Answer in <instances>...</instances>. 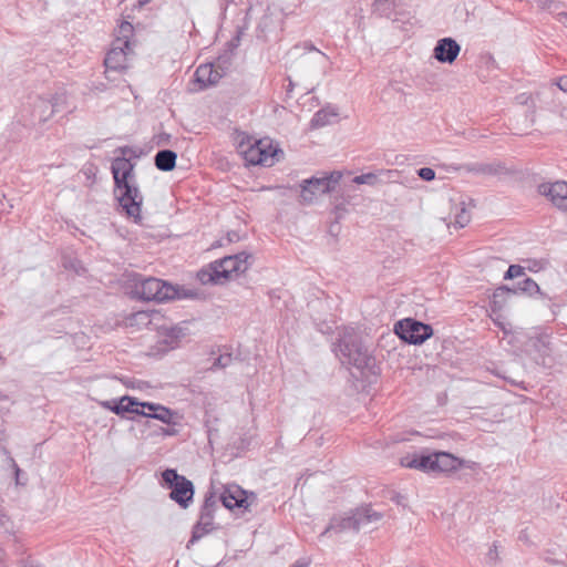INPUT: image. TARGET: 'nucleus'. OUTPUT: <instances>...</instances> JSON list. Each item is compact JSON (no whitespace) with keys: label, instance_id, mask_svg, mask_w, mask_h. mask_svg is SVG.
<instances>
[{"label":"nucleus","instance_id":"1","mask_svg":"<svg viewBox=\"0 0 567 567\" xmlns=\"http://www.w3.org/2000/svg\"><path fill=\"white\" fill-rule=\"evenodd\" d=\"M330 195L333 199L336 220L339 221L346 213L347 206L354 196V173L352 171H323L300 183V199L303 204H312L321 195Z\"/></svg>","mask_w":567,"mask_h":567},{"label":"nucleus","instance_id":"2","mask_svg":"<svg viewBox=\"0 0 567 567\" xmlns=\"http://www.w3.org/2000/svg\"><path fill=\"white\" fill-rule=\"evenodd\" d=\"M131 281V295L141 301L164 303L173 300L204 298V293L198 289L185 288L182 285L142 274H134Z\"/></svg>","mask_w":567,"mask_h":567},{"label":"nucleus","instance_id":"3","mask_svg":"<svg viewBox=\"0 0 567 567\" xmlns=\"http://www.w3.org/2000/svg\"><path fill=\"white\" fill-rule=\"evenodd\" d=\"M254 256L247 251L228 255L209 262L197 271V279L203 285H223L233 275L239 277L252 266Z\"/></svg>","mask_w":567,"mask_h":567},{"label":"nucleus","instance_id":"4","mask_svg":"<svg viewBox=\"0 0 567 567\" xmlns=\"http://www.w3.org/2000/svg\"><path fill=\"white\" fill-rule=\"evenodd\" d=\"M113 195L117 203L116 210L135 224L142 223L144 197L136 182L114 185Z\"/></svg>","mask_w":567,"mask_h":567},{"label":"nucleus","instance_id":"5","mask_svg":"<svg viewBox=\"0 0 567 567\" xmlns=\"http://www.w3.org/2000/svg\"><path fill=\"white\" fill-rule=\"evenodd\" d=\"M162 487L169 489V498L181 508L187 509L194 502L195 485L176 468H165L161 473Z\"/></svg>","mask_w":567,"mask_h":567},{"label":"nucleus","instance_id":"6","mask_svg":"<svg viewBox=\"0 0 567 567\" xmlns=\"http://www.w3.org/2000/svg\"><path fill=\"white\" fill-rule=\"evenodd\" d=\"M218 502L217 491L212 484L204 495V501L198 513V520L192 527L190 538L186 545L187 549L216 528L214 526V519L216 511L218 509Z\"/></svg>","mask_w":567,"mask_h":567},{"label":"nucleus","instance_id":"7","mask_svg":"<svg viewBox=\"0 0 567 567\" xmlns=\"http://www.w3.org/2000/svg\"><path fill=\"white\" fill-rule=\"evenodd\" d=\"M217 497L226 509L240 514L249 512L250 506L258 501L255 492L247 491L236 483L221 485Z\"/></svg>","mask_w":567,"mask_h":567},{"label":"nucleus","instance_id":"8","mask_svg":"<svg viewBox=\"0 0 567 567\" xmlns=\"http://www.w3.org/2000/svg\"><path fill=\"white\" fill-rule=\"evenodd\" d=\"M284 157V151L278 145H272L269 138L254 140V145L248 148L246 166L271 167Z\"/></svg>","mask_w":567,"mask_h":567},{"label":"nucleus","instance_id":"9","mask_svg":"<svg viewBox=\"0 0 567 567\" xmlns=\"http://www.w3.org/2000/svg\"><path fill=\"white\" fill-rule=\"evenodd\" d=\"M144 402L135 396L124 394L118 398L101 401L100 405L121 419L136 422L137 416L143 417L145 415Z\"/></svg>","mask_w":567,"mask_h":567},{"label":"nucleus","instance_id":"10","mask_svg":"<svg viewBox=\"0 0 567 567\" xmlns=\"http://www.w3.org/2000/svg\"><path fill=\"white\" fill-rule=\"evenodd\" d=\"M394 333L409 344H422L433 336V328L416 319L405 318L394 324Z\"/></svg>","mask_w":567,"mask_h":567},{"label":"nucleus","instance_id":"11","mask_svg":"<svg viewBox=\"0 0 567 567\" xmlns=\"http://www.w3.org/2000/svg\"><path fill=\"white\" fill-rule=\"evenodd\" d=\"M116 152L121 155L115 157L111 163V174L114 185L136 182L135 163L126 157V155H131L134 158L138 157L136 151L128 145H124L117 147Z\"/></svg>","mask_w":567,"mask_h":567},{"label":"nucleus","instance_id":"12","mask_svg":"<svg viewBox=\"0 0 567 567\" xmlns=\"http://www.w3.org/2000/svg\"><path fill=\"white\" fill-rule=\"evenodd\" d=\"M357 370L359 374H357V383H361V391L367 394L370 393L371 388L378 383L380 377V368L377 364V360L374 357L368 354L367 352H361L357 348Z\"/></svg>","mask_w":567,"mask_h":567},{"label":"nucleus","instance_id":"13","mask_svg":"<svg viewBox=\"0 0 567 567\" xmlns=\"http://www.w3.org/2000/svg\"><path fill=\"white\" fill-rule=\"evenodd\" d=\"M332 351L340 360L341 365L347 369L350 377H354L352 373V367L354 365V359L352 357L354 351V336L349 332L339 336L337 341L333 342Z\"/></svg>","mask_w":567,"mask_h":567},{"label":"nucleus","instance_id":"14","mask_svg":"<svg viewBox=\"0 0 567 567\" xmlns=\"http://www.w3.org/2000/svg\"><path fill=\"white\" fill-rule=\"evenodd\" d=\"M145 419L157 420L168 426H175L178 424L179 415L178 411L165 406L161 403L145 401L144 404Z\"/></svg>","mask_w":567,"mask_h":567},{"label":"nucleus","instance_id":"15","mask_svg":"<svg viewBox=\"0 0 567 567\" xmlns=\"http://www.w3.org/2000/svg\"><path fill=\"white\" fill-rule=\"evenodd\" d=\"M354 529V509H349L344 513L334 514L320 537L341 535L346 532Z\"/></svg>","mask_w":567,"mask_h":567},{"label":"nucleus","instance_id":"16","mask_svg":"<svg viewBox=\"0 0 567 567\" xmlns=\"http://www.w3.org/2000/svg\"><path fill=\"white\" fill-rule=\"evenodd\" d=\"M538 192L550 199L559 209L567 212V182L540 184Z\"/></svg>","mask_w":567,"mask_h":567},{"label":"nucleus","instance_id":"17","mask_svg":"<svg viewBox=\"0 0 567 567\" xmlns=\"http://www.w3.org/2000/svg\"><path fill=\"white\" fill-rule=\"evenodd\" d=\"M224 76L214 63L200 64L194 73V82L198 85L199 91H204L219 82Z\"/></svg>","mask_w":567,"mask_h":567},{"label":"nucleus","instance_id":"18","mask_svg":"<svg viewBox=\"0 0 567 567\" xmlns=\"http://www.w3.org/2000/svg\"><path fill=\"white\" fill-rule=\"evenodd\" d=\"M403 467L417 470L424 473H434V452L426 453H412L408 454L400 460Z\"/></svg>","mask_w":567,"mask_h":567},{"label":"nucleus","instance_id":"19","mask_svg":"<svg viewBox=\"0 0 567 567\" xmlns=\"http://www.w3.org/2000/svg\"><path fill=\"white\" fill-rule=\"evenodd\" d=\"M461 45L453 38H443L436 42L433 56L441 63H453L460 54Z\"/></svg>","mask_w":567,"mask_h":567},{"label":"nucleus","instance_id":"20","mask_svg":"<svg viewBox=\"0 0 567 567\" xmlns=\"http://www.w3.org/2000/svg\"><path fill=\"white\" fill-rule=\"evenodd\" d=\"M125 47H112L104 58L106 79L111 80L110 72H122L126 69Z\"/></svg>","mask_w":567,"mask_h":567},{"label":"nucleus","instance_id":"21","mask_svg":"<svg viewBox=\"0 0 567 567\" xmlns=\"http://www.w3.org/2000/svg\"><path fill=\"white\" fill-rule=\"evenodd\" d=\"M396 169H377L365 174L357 175V185L367 184L370 186H379L393 182L398 177Z\"/></svg>","mask_w":567,"mask_h":567},{"label":"nucleus","instance_id":"22","mask_svg":"<svg viewBox=\"0 0 567 567\" xmlns=\"http://www.w3.org/2000/svg\"><path fill=\"white\" fill-rule=\"evenodd\" d=\"M63 102V97L58 94L53 95L50 100L39 97L34 104V114H38L40 122H47L54 115L59 105Z\"/></svg>","mask_w":567,"mask_h":567},{"label":"nucleus","instance_id":"23","mask_svg":"<svg viewBox=\"0 0 567 567\" xmlns=\"http://www.w3.org/2000/svg\"><path fill=\"white\" fill-rule=\"evenodd\" d=\"M339 121L338 110L331 105H327L318 110L309 123V130H318L327 125H331Z\"/></svg>","mask_w":567,"mask_h":567},{"label":"nucleus","instance_id":"24","mask_svg":"<svg viewBox=\"0 0 567 567\" xmlns=\"http://www.w3.org/2000/svg\"><path fill=\"white\" fill-rule=\"evenodd\" d=\"M383 518V513L377 511L372 505L357 507V532L364 526L378 525Z\"/></svg>","mask_w":567,"mask_h":567},{"label":"nucleus","instance_id":"25","mask_svg":"<svg viewBox=\"0 0 567 567\" xmlns=\"http://www.w3.org/2000/svg\"><path fill=\"white\" fill-rule=\"evenodd\" d=\"M187 322L184 321V322L173 326L171 328H165L162 333L163 339H162L161 343L168 347L169 349L177 348L181 340L188 334L187 327L183 326Z\"/></svg>","mask_w":567,"mask_h":567},{"label":"nucleus","instance_id":"26","mask_svg":"<svg viewBox=\"0 0 567 567\" xmlns=\"http://www.w3.org/2000/svg\"><path fill=\"white\" fill-rule=\"evenodd\" d=\"M462 461L447 452H434V473L451 472L460 468Z\"/></svg>","mask_w":567,"mask_h":567},{"label":"nucleus","instance_id":"27","mask_svg":"<svg viewBox=\"0 0 567 567\" xmlns=\"http://www.w3.org/2000/svg\"><path fill=\"white\" fill-rule=\"evenodd\" d=\"M177 153L169 148L159 150L154 156V165L161 172H172L176 167Z\"/></svg>","mask_w":567,"mask_h":567},{"label":"nucleus","instance_id":"28","mask_svg":"<svg viewBox=\"0 0 567 567\" xmlns=\"http://www.w3.org/2000/svg\"><path fill=\"white\" fill-rule=\"evenodd\" d=\"M509 295H516V290L507 286H501L496 288L491 300L492 312L496 313L501 311L505 306L506 299Z\"/></svg>","mask_w":567,"mask_h":567},{"label":"nucleus","instance_id":"29","mask_svg":"<svg viewBox=\"0 0 567 567\" xmlns=\"http://www.w3.org/2000/svg\"><path fill=\"white\" fill-rule=\"evenodd\" d=\"M255 137L249 134L240 131H236V136L234 138L237 152L243 156L245 162L247 161L248 148L254 145Z\"/></svg>","mask_w":567,"mask_h":567},{"label":"nucleus","instance_id":"30","mask_svg":"<svg viewBox=\"0 0 567 567\" xmlns=\"http://www.w3.org/2000/svg\"><path fill=\"white\" fill-rule=\"evenodd\" d=\"M133 34H134L133 24L127 20L121 21V23L118 24V28H117L116 41H118V42L122 41V45H124L128 50L130 44H131L130 39Z\"/></svg>","mask_w":567,"mask_h":567},{"label":"nucleus","instance_id":"31","mask_svg":"<svg viewBox=\"0 0 567 567\" xmlns=\"http://www.w3.org/2000/svg\"><path fill=\"white\" fill-rule=\"evenodd\" d=\"M512 289H515L516 293H526L528 296L540 292L539 286L529 277L518 281Z\"/></svg>","mask_w":567,"mask_h":567},{"label":"nucleus","instance_id":"32","mask_svg":"<svg viewBox=\"0 0 567 567\" xmlns=\"http://www.w3.org/2000/svg\"><path fill=\"white\" fill-rule=\"evenodd\" d=\"M1 451L3 454L9 456V460L11 462V466L13 470V476H14V483L17 486H25L28 483V476L27 474L19 467L14 458L10 456V452L6 446L1 447Z\"/></svg>","mask_w":567,"mask_h":567},{"label":"nucleus","instance_id":"33","mask_svg":"<svg viewBox=\"0 0 567 567\" xmlns=\"http://www.w3.org/2000/svg\"><path fill=\"white\" fill-rule=\"evenodd\" d=\"M398 0H374V12L382 17L391 18Z\"/></svg>","mask_w":567,"mask_h":567},{"label":"nucleus","instance_id":"34","mask_svg":"<svg viewBox=\"0 0 567 567\" xmlns=\"http://www.w3.org/2000/svg\"><path fill=\"white\" fill-rule=\"evenodd\" d=\"M233 54L226 52V51H221L217 59H216V68L224 73V75L227 73V71L229 70L230 65H231V60H233Z\"/></svg>","mask_w":567,"mask_h":567},{"label":"nucleus","instance_id":"35","mask_svg":"<svg viewBox=\"0 0 567 567\" xmlns=\"http://www.w3.org/2000/svg\"><path fill=\"white\" fill-rule=\"evenodd\" d=\"M243 34H244V28H237L236 34L229 41H227L225 43L223 50L234 55L236 49L240 44V40H241Z\"/></svg>","mask_w":567,"mask_h":567},{"label":"nucleus","instance_id":"36","mask_svg":"<svg viewBox=\"0 0 567 567\" xmlns=\"http://www.w3.org/2000/svg\"><path fill=\"white\" fill-rule=\"evenodd\" d=\"M233 361L231 353H221L213 362L212 369H224L228 367Z\"/></svg>","mask_w":567,"mask_h":567},{"label":"nucleus","instance_id":"37","mask_svg":"<svg viewBox=\"0 0 567 567\" xmlns=\"http://www.w3.org/2000/svg\"><path fill=\"white\" fill-rule=\"evenodd\" d=\"M82 173L84 174L85 178L93 184L96 181L99 167L94 163H86L82 168Z\"/></svg>","mask_w":567,"mask_h":567},{"label":"nucleus","instance_id":"38","mask_svg":"<svg viewBox=\"0 0 567 567\" xmlns=\"http://www.w3.org/2000/svg\"><path fill=\"white\" fill-rule=\"evenodd\" d=\"M520 276H525L524 267H522L519 265H511L504 275V279L512 280V279L518 278Z\"/></svg>","mask_w":567,"mask_h":567},{"label":"nucleus","instance_id":"39","mask_svg":"<svg viewBox=\"0 0 567 567\" xmlns=\"http://www.w3.org/2000/svg\"><path fill=\"white\" fill-rule=\"evenodd\" d=\"M537 3L542 9L550 12L557 11L564 6L559 0H537Z\"/></svg>","mask_w":567,"mask_h":567},{"label":"nucleus","instance_id":"40","mask_svg":"<svg viewBox=\"0 0 567 567\" xmlns=\"http://www.w3.org/2000/svg\"><path fill=\"white\" fill-rule=\"evenodd\" d=\"M470 214L465 207H461L460 212L455 216V225L460 228L465 227L470 223Z\"/></svg>","mask_w":567,"mask_h":567},{"label":"nucleus","instance_id":"41","mask_svg":"<svg viewBox=\"0 0 567 567\" xmlns=\"http://www.w3.org/2000/svg\"><path fill=\"white\" fill-rule=\"evenodd\" d=\"M472 172L481 174H496L497 169L492 164H476L471 168Z\"/></svg>","mask_w":567,"mask_h":567},{"label":"nucleus","instance_id":"42","mask_svg":"<svg viewBox=\"0 0 567 567\" xmlns=\"http://www.w3.org/2000/svg\"><path fill=\"white\" fill-rule=\"evenodd\" d=\"M417 176L426 182H431L435 178V172L431 167H422L417 169Z\"/></svg>","mask_w":567,"mask_h":567},{"label":"nucleus","instance_id":"43","mask_svg":"<svg viewBox=\"0 0 567 567\" xmlns=\"http://www.w3.org/2000/svg\"><path fill=\"white\" fill-rule=\"evenodd\" d=\"M171 134L166 132H162L157 135V144L158 145H167L171 142Z\"/></svg>","mask_w":567,"mask_h":567},{"label":"nucleus","instance_id":"44","mask_svg":"<svg viewBox=\"0 0 567 567\" xmlns=\"http://www.w3.org/2000/svg\"><path fill=\"white\" fill-rule=\"evenodd\" d=\"M226 239L229 244L231 243H237L240 240V236H239V233L236 231V230H229L227 231L226 234Z\"/></svg>","mask_w":567,"mask_h":567},{"label":"nucleus","instance_id":"45","mask_svg":"<svg viewBox=\"0 0 567 567\" xmlns=\"http://www.w3.org/2000/svg\"><path fill=\"white\" fill-rule=\"evenodd\" d=\"M310 564H311V561H310L309 558H299L298 560H296L289 567H309Z\"/></svg>","mask_w":567,"mask_h":567},{"label":"nucleus","instance_id":"46","mask_svg":"<svg viewBox=\"0 0 567 567\" xmlns=\"http://www.w3.org/2000/svg\"><path fill=\"white\" fill-rule=\"evenodd\" d=\"M161 433L164 436H174L178 433V431L176 429H174L173 426H168V427H161Z\"/></svg>","mask_w":567,"mask_h":567},{"label":"nucleus","instance_id":"47","mask_svg":"<svg viewBox=\"0 0 567 567\" xmlns=\"http://www.w3.org/2000/svg\"><path fill=\"white\" fill-rule=\"evenodd\" d=\"M68 267L72 268L78 274H80V269H83L81 261L78 259L71 260Z\"/></svg>","mask_w":567,"mask_h":567},{"label":"nucleus","instance_id":"48","mask_svg":"<svg viewBox=\"0 0 567 567\" xmlns=\"http://www.w3.org/2000/svg\"><path fill=\"white\" fill-rule=\"evenodd\" d=\"M497 547L494 545L492 548H489L488 553H487V558L491 560V561H496L497 559Z\"/></svg>","mask_w":567,"mask_h":567},{"label":"nucleus","instance_id":"49","mask_svg":"<svg viewBox=\"0 0 567 567\" xmlns=\"http://www.w3.org/2000/svg\"><path fill=\"white\" fill-rule=\"evenodd\" d=\"M557 85L561 91L567 92V75L560 76Z\"/></svg>","mask_w":567,"mask_h":567},{"label":"nucleus","instance_id":"50","mask_svg":"<svg viewBox=\"0 0 567 567\" xmlns=\"http://www.w3.org/2000/svg\"><path fill=\"white\" fill-rule=\"evenodd\" d=\"M287 80H288V85L286 86V93H287V95H289L293 90L295 83L292 82L290 76H287Z\"/></svg>","mask_w":567,"mask_h":567},{"label":"nucleus","instance_id":"51","mask_svg":"<svg viewBox=\"0 0 567 567\" xmlns=\"http://www.w3.org/2000/svg\"><path fill=\"white\" fill-rule=\"evenodd\" d=\"M206 426H207L208 440L210 441V440H212L213 434H214V433H217V432H218V430H217V429H212V427H210V426H208L207 424H206Z\"/></svg>","mask_w":567,"mask_h":567},{"label":"nucleus","instance_id":"52","mask_svg":"<svg viewBox=\"0 0 567 567\" xmlns=\"http://www.w3.org/2000/svg\"><path fill=\"white\" fill-rule=\"evenodd\" d=\"M233 2H234V0H220V7H221L224 10H226V9H227V7H228L230 3H233Z\"/></svg>","mask_w":567,"mask_h":567},{"label":"nucleus","instance_id":"53","mask_svg":"<svg viewBox=\"0 0 567 567\" xmlns=\"http://www.w3.org/2000/svg\"><path fill=\"white\" fill-rule=\"evenodd\" d=\"M9 520V517L2 512V509L0 511V524L3 525L4 522Z\"/></svg>","mask_w":567,"mask_h":567},{"label":"nucleus","instance_id":"54","mask_svg":"<svg viewBox=\"0 0 567 567\" xmlns=\"http://www.w3.org/2000/svg\"><path fill=\"white\" fill-rule=\"evenodd\" d=\"M95 89L97 91L104 92L106 90V85L102 82H99L97 84H95Z\"/></svg>","mask_w":567,"mask_h":567},{"label":"nucleus","instance_id":"55","mask_svg":"<svg viewBox=\"0 0 567 567\" xmlns=\"http://www.w3.org/2000/svg\"><path fill=\"white\" fill-rule=\"evenodd\" d=\"M561 19H566V21H567V12H559L558 13V20L561 21Z\"/></svg>","mask_w":567,"mask_h":567},{"label":"nucleus","instance_id":"56","mask_svg":"<svg viewBox=\"0 0 567 567\" xmlns=\"http://www.w3.org/2000/svg\"><path fill=\"white\" fill-rule=\"evenodd\" d=\"M519 539H520V540H527V535H526V533H525L524 530H523V532H520V534H519Z\"/></svg>","mask_w":567,"mask_h":567},{"label":"nucleus","instance_id":"57","mask_svg":"<svg viewBox=\"0 0 567 567\" xmlns=\"http://www.w3.org/2000/svg\"><path fill=\"white\" fill-rule=\"evenodd\" d=\"M135 317H144V318H147V313L146 312H138L135 315Z\"/></svg>","mask_w":567,"mask_h":567},{"label":"nucleus","instance_id":"58","mask_svg":"<svg viewBox=\"0 0 567 567\" xmlns=\"http://www.w3.org/2000/svg\"><path fill=\"white\" fill-rule=\"evenodd\" d=\"M2 441H6V434H4V432H0V443H1Z\"/></svg>","mask_w":567,"mask_h":567},{"label":"nucleus","instance_id":"59","mask_svg":"<svg viewBox=\"0 0 567 567\" xmlns=\"http://www.w3.org/2000/svg\"><path fill=\"white\" fill-rule=\"evenodd\" d=\"M401 498L402 497L400 495H398L395 498H392V499L395 501L398 504H401Z\"/></svg>","mask_w":567,"mask_h":567},{"label":"nucleus","instance_id":"60","mask_svg":"<svg viewBox=\"0 0 567 567\" xmlns=\"http://www.w3.org/2000/svg\"><path fill=\"white\" fill-rule=\"evenodd\" d=\"M223 244L218 240L213 247L221 246Z\"/></svg>","mask_w":567,"mask_h":567},{"label":"nucleus","instance_id":"61","mask_svg":"<svg viewBox=\"0 0 567 567\" xmlns=\"http://www.w3.org/2000/svg\"><path fill=\"white\" fill-rule=\"evenodd\" d=\"M143 383H144L143 381H138V385H137V388H138V389H142V385H141V384H143Z\"/></svg>","mask_w":567,"mask_h":567},{"label":"nucleus","instance_id":"62","mask_svg":"<svg viewBox=\"0 0 567 567\" xmlns=\"http://www.w3.org/2000/svg\"><path fill=\"white\" fill-rule=\"evenodd\" d=\"M4 358L0 354V362L4 363Z\"/></svg>","mask_w":567,"mask_h":567},{"label":"nucleus","instance_id":"63","mask_svg":"<svg viewBox=\"0 0 567 567\" xmlns=\"http://www.w3.org/2000/svg\"><path fill=\"white\" fill-rule=\"evenodd\" d=\"M127 388H135L133 383L126 384Z\"/></svg>","mask_w":567,"mask_h":567},{"label":"nucleus","instance_id":"64","mask_svg":"<svg viewBox=\"0 0 567 567\" xmlns=\"http://www.w3.org/2000/svg\"><path fill=\"white\" fill-rule=\"evenodd\" d=\"M6 395L0 393V400L4 399Z\"/></svg>","mask_w":567,"mask_h":567}]
</instances>
